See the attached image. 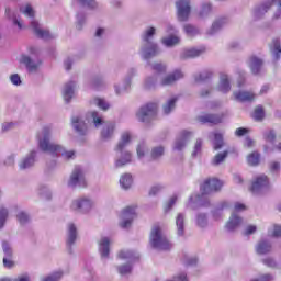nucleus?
<instances>
[{
    "instance_id": "40",
    "label": "nucleus",
    "mask_w": 281,
    "mask_h": 281,
    "mask_svg": "<svg viewBox=\"0 0 281 281\" xmlns=\"http://www.w3.org/2000/svg\"><path fill=\"white\" fill-rule=\"evenodd\" d=\"M227 207H229V203H227L225 201L218 203L216 205V207L212 211L213 218H215V221H218V218H221V216H223V211Z\"/></svg>"
},
{
    "instance_id": "12",
    "label": "nucleus",
    "mask_w": 281,
    "mask_h": 281,
    "mask_svg": "<svg viewBox=\"0 0 281 281\" xmlns=\"http://www.w3.org/2000/svg\"><path fill=\"white\" fill-rule=\"evenodd\" d=\"M268 188H269V178L262 175L255 179V181L251 184L250 192L252 194H263Z\"/></svg>"
},
{
    "instance_id": "16",
    "label": "nucleus",
    "mask_w": 281,
    "mask_h": 281,
    "mask_svg": "<svg viewBox=\"0 0 281 281\" xmlns=\"http://www.w3.org/2000/svg\"><path fill=\"white\" fill-rule=\"evenodd\" d=\"M31 27L37 38H42L43 41H52V38H56L49 31L43 30L41 24H38L35 20L31 21Z\"/></svg>"
},
{
    "instance_id": "1",
    "label": "nucleus",
    "mask_w": 281,
    "mask_h": 281,
    "mask_svg": "<svg viewBox=\"0 0 281 281\" xmlns=\"http://www.w3.org/2000/svg\"><path fill=\"white\" fill-rule=\"evenodd\" d=\"M49 139H52V126L47 125L37 134L38 148L42 153H48L53 157L60 156L67 160L76 157L75 150H67L63 145L50 143Z\"/></svg>"
},
{
    "instance_id": "29",
    "label": "nucleus",
    "mask_w": 281,
    "mask_h": 281,
    "mask_svg": "<svg viewBox=\"0 0 281 281\" xmlns=\"http://www.w3.org/2000/svg\"><path fill=\"white\" fill-rule=\"evenodd\" d=\"M270 47V54L273 58V60H280L281 58V42L280 38L276 37L272 40V42L269 45Z\"/></svg>"
},
{
    "instance_id": "42",
    "label": "nucleus",
    "mask_w": 281,
    "mask_h": 281,
    "mask_svg": "<svg viewBox=\"0 0 281 281\" xmlns=\"http://www.w3.org/2000/svg\"><path fill=\"white\" fill-rule=\"evenodd\" d=\"M88 120H91L95 128H99V126H102V124H104V120H102V115H100V113L95 111L88 113Z\"/></svg>"
},
{
    "instance_id": "11",
    "label": "nucleus",
    "mask_w": 281,
    "mask_h": 281,
    "mask_svg": "<svg viewBox=\"0 0 281 281\" xmlns=\"http://www.w3.org/2000/svg\"><path fill=\"white\" fill-rule=\"evenodd\" d=\"M93 207V201L89 198H79L71 203V210L87 214Z\"/></svg>"
},
{
    "instance_id": "18",
    "label": "nucleus",
    "mask_w": 281,
    "mask_h": 281,
    "mask_svg": "<svg viewBox=\"0 0 281 281\" xmlns=\"http://www.w3.org/2000/svg\"><path fill=\"white\" fill-rule=\"evenodd\" d=\"M263 65H265V60H262V58H259L257 56H251L248 59V67L251 74H254V76H258V74H260Z\"/></svg>"
},
{
    "instance_id": "3",
    "label": "nucleus",
    "mask_w": 281,
    "mask_h": 281,
    "mask_svg": "<svg viewBox=\"0 0 281 281\" xmlns=\"http://www.w3.org/2000/svg\"><path fill=\"white\" fill-rule=\"evenodd\" d=\"M131 144V134L128 132H124L121 135V139L115 147V153L117 158L115 160L116 168H124L127 164H131L133 159V154L126 150V147Z\"/></svg>"
},
{
    "instance_id": "36",
    "label": "nucleus",
    "mask_w": 281,
    "mask_h": 281,
    "mask_svg": "<svg viewBox=\"0 0 281 281\" xmlns=\"http://www.w3.org/2000/svg\"><path fill=\"white\" fill-rule=\"evenodd\" d=\"M90 104L98 106L101 111H109V109H111V103H109V101L98 97L93 98L90 101Z\"/></svg>"
},
{
    "instance_id": "56",
    "label": "nucleus",
    "mask_w": 281,
    "mask_h": 281,
    "mask_svg": "<svg viewBox=\"0 0 281 281\" xmlns=\"http://www.w3.org/2000/svg\"><path fill=\"white\" fill-rule=\"evenodd\" d=\"M276 130H268L263 132V139L268 142V144H276Z\"/></svg>"
},
{
    "instance_id": "62",
    "label": "nucleus",
    "mask_w": 281,
    "mask_h": 281,
    "mask_svg": "<svg viewBox=\"0 0 281 281\" xmlns=\"http://www.w3.org/2000/svg\"><path fill=\"white\" fill-rule=\"evenodd\" d=\"M271 1V8H273L274 4H277V11L273 15V19H280L281 18V0H269Z\"/></svg>"
},
{
    "instance_id": "59",
    "label": "nucleus",
    "mask_w": 281,
    "mask_h": 281,
    "mask_svg": "<svg viewBox=\"0 0 281 281\" xmlns=\"http://www.w3.org/2000/svg\"><path fill=\"white\" fill-rule=\"evenodd\" d=\"M83 8H89L90 10H95L98 8V2L95 0H77Z\"/></svg>"
},
{
    "instance_id": "27",
    "label": "nucleus",
    "mask_w": 281,
    "mask_h": 281,
    "mask_svg": "<svg viewBox=\"0 0 281 281\" xmlns=\"http://www.w3.org/2000/svg\"><path fill=\"white\" fill-rule=\"evenodd\" d=\"M272 247L273 246L271 245V241L267 239H260L256 245V254H258L259 256L271 254Z\"/></svg>"
},
{
    "instance_id": "46",
    "label": "nucleus",
    "mask_w": 281,
    "mask_h": 281,
    "mask_svg": "<svg viewBox=\"0 0 281 281\" xmlns=\"http://www.w3.org/2000/svg\"><path fill=\"white\" fill-rule=\"evenodd\" d=\"M196 226L201 229H205L207 227V214L205 213H198L195 217Z\"/></svg>"
},
{
    "instance_id": "2",
    "label": "nucleus",
    "mask_w": 281,
    "mask_h": 281,
    "mask_svg": "<svg viewBox=\"0 0 281 281\" xmlns=\"http://www.w3.org/2000/svg\"><path fill=\"white\" fill-rule=\"evenodd\" d=\"M223 182L216 178L206 179L201 186L200 190L202 194L191 195L189 198L187 206L190 210H198V207H210V200L205 198V194H212L213 192L221 191Z\"/></svg>"
},
{
    "instance_id": "9",
    "label": "nucleus",
    "mask_w": 281,
    "mask_h": 281,
    "mask_svg": "<svg viewBox=\"0 0 281 281\" xmlns=\"http://www.w3.org/2000/svg\"><path fill=\"white\" fill-rule=\"evenodd\" d=\"M177 8V19L180 23H184L190 19V12L192 8L190 7V0H178L176 2Z\"/></svg>"
},
{
    "instance_id": "51",
    "label": "nucleus",
    "mask_w": 281,
    "mask_h": 281,
    "mask_svg": "<svg viewBox=\"0 0 281 281\" xmlns=\"http://www.w3.org/2000/svg\"><path fill=\"white\" fill-rule=\"evenodd\" d=\"M252 117L256 122H262L265 120V108L258 105L254 111Z\"/></svg>"
},
{
    "instance_id": "57",
    "label": "nucleus",
    "mask_w": 281,
    "mask_h": 281,
    "mask_svg": "<svg viewBox=\"0 0 281 281\" xmlns=\"http://www.w3.org/2000/svg\"><path fill=\"white\" fill-rule=\"evenodd\" d=\"M10 13H11L10 8H7L5 9L7 16L13 21V25H18L19 30H22L23 24L21 23V20H19V16H16L14 13H12L11 15Z\"/></svg>"
},
{
    "instance_id": "31",
    "label": "nucleus",
    "mask_w": 281,
    "mask_h": 281,
    "mask_svg": "<svg viewBox=\"0 0 281 281\" xmlns=\"http://www.w3.org/2000/svg\"><path fill=\"white\" fill-rule=\"evenodd\" d=\"M226 25H227V19L218 18L213 22L211 29L207 31V34L210 36H213V34L221 32V30H223Z\"/></svg>"
},
{
    "instance_id": "17",
    "label": "nucleus",
    "mask_w": 281,
    "mask_h": 281,
    "mask_svg": "<svg viewBox=\"0 0 281 281\" xmlns=\"http://www.w3.org/2000/svg\"><path fill=\"white\" fill-rule=\"evenodd\" d=\"M181 78H183V72H181V70H175L160 80V87H170L175 85L177 80H181Z\"/></svg>"
},
{
    "instance_id": "6",
    "label": "nucleus",
    "mask_w": 281,
    "mask_h": 281,
    "mask_svg": "<svg viewBox=\"0 0 281 281\" xmlns=\"http://www.w3.org/2000/svg\"><path fill=\"white\" fill-rule=\"evenodd\" d=\"M69 188H87V179L85 178V171L81 167H75L69 181H68Z\"/></svg>"
},
{
    "instance_id": "32",
    "label": "nucleus",
    "mask_w": 281,
    "mask_h": 281,
    "mask_svg": "<svg viewBox=\"0 0 281 281\" xmlns=\"http://www.w3.org/2000/svg\"><path fill=\"white\" fill-rule=\"evenodd\" d=\"M155 34H157V29L155 26L145 29L140 35L142 43H155Z\"/></svg>"
},
{
    "instance_id": "41",
    "label": "nucleus",
    "mask_w": 281,
    "mask_h": 281,
    "mask_svg": "<svg viewBox=\"0 0 281 281\" xmlns=\"http://www.w3.org/2000/svg\"><path fill=\"white\" fill-rule=\"evenodd\" d=\"M120 186L123 190H130L131 186H133V176L131 173H124L120 178Z\"/></svg>"
},
{
    "instance_id": "47",
    "label": "nucleus",
    "mask_w": 281,
    "mask_h": 281,
    "mask_svg": "<svg viewBox=\"0 0 281 281\" xmlns=\"http://www.w3.org/2000/svg\"><path fill=\"white\" fill-rule=\"evenodd\" d=\"M214 72L212 70H204L200 75L195 76V82H209L212 80Z\"/></svg>"
},
{
    "instance_id": "38",
    "label": "nucleus",
    "mask_w": 281,
    "mask_h": 281,
    "mask_svg": "<svg viewBox=\"0 0 281 281\" xmlns=\"http://www.w3.org/2000/svg\"><path fill=\"white\" fill-rule=\"evenodd\" d=\"M177 97H172L167 102L162 105V111L165 115H170V112L177 109V102H178Z\"/></svg>"
},
{
    "instance_id": "44",
    "label": "nucleus",
    "mask_w": 281,
    "mask_h": 281,
    "mask_svg": "<svg viewBox=\"0 0 281 281\" xmlns=\"http://www.w3.org/2000/svg\"><path fill=\"white\" fill-rule=\"evenodd\" d=\"M165 148L164 146L159 145L151 148L150 157L153 161H157V159H161L164 157Z\"/></svg>"
},
{
    "instance_id": "14",
    "label": "nucleus",
    "mask_w": 281,
    "mask_h": 281,
    "mask_svg": "<svg viewBox=\"0 0 281 281\" xmlns=\"http://www.w3.org/2000/svg\"><path fill=\"white\" fill-rule=\"evenodd\" d=\"M271 10V1L266 0L262 3H259L254 7L252 9V18L255 21H260L261 19H265V14Z\"/></svg>"
},
{
    "instance_id": "34",
    "label": "nucleus",
    "mask_w": 281,
    "mask_h": 281,
    "mask_svg": "<svg viewBox=\"0 0 281 281\" xmlns=\"http://www.w3.org/2000/svg\"><path fill=\"white\" fill-rule=\"evenodd\" d=\"M113 133H115V123L109 122L101 130V137L103 139H111V137H113Z\"/></svg>"
},
{
    "instance_id": "35",
    "label": "nucleus",
    "mask_w": 281,
    "mask_h": 281,
    "mask_svg": "<svg viewBox=\"0 0 281 281\" xmlns=\"http://www.w3.org/2000/svg\"><path fill=\"white\" fill-rule=\"evenodd\" d=\"M217 89L222 93H229V91H232V86L229 85V77L227 75H221Z\"/></svg>"
},
{
    "instance_id": "7",
    "label": "nucleus",
    "mask_w": 281,
    "mask_h": 281,
    "mask_svg": "<svg viewBox=\"0 0 281 281\" xmlns=\"http://www.w3.org/2000/svg\"><path fill=\"white\" fill-rule=\"evenodd\" d=\"M78 240V226L74 223H68L66 228V249L68 254H74V246Z\"/></svg>"
},
{
    "instance_id": "15",
    "label": "nucleus",
    "mask_w": 281,
    "mask_h": 281,
    "mask_svg": "<svg viewBox=\"0 0 281 281\" xmlns=\"http://www.w3.org/2000/svg\"><path fill=\"white\" fill-rule=\"evenodd\" d=\"M190 139H192V132H188L186 130L180 132V134L177 136L175 140L173 150H183V148H186Z\"/></svg>"
},
{
    "instance_id": "49",
    "label": "nucleus",
    "mask_w": 281,
    "mask_h": 281,
    "mask_svg": "<svg viewBox=\"0 0 281 281\" xmlns=\"http://www.w3.org/2000/svg\"><path fill=\"white\" fill-rule=\"evenodd\" d=\"M128 89H131V83L128 81H124L123 86H114V91L116 95H124V93H128Z\"/></svg>"
},
{
    "instance_id": "28",
    "label": "nucleus",
    "mask_w": 281,
    "mask_h": 281,
    "mask_svg": "<svg viewBox=\"0 0 281 281\" xmlns=\"http://www.w3.org/2000/svg\"><path fill=\"white\" fill-rule=\"evenodd\" d=\"M75 91H76L75 81H69L64 86L63 97H64L65 102H67V104H69V102H71Z\"/></svg>"
},
{
    "instance_id": "19",
    "label": "nucleus",
    "mask_w": 281,
    "mask_h": 281,
    "mask_svg": "<svg viewBox=\"0 0 281 281\" xmlns=\"http://www.w3.org/2000/svg\"><path fill=\"white\" fill-rule=\"evenodd\" d=\"M201 124H221L223 122V114H204L198 116Z\"/></svg>"
},
{
    "instance_id": "13",
    "label": "nucleus",
    "mask_w": 281,
    "mask_h": 281,
    "mask_svg": "<svg viewBox=\"0 0 281 281\" xmlns=\"http://www.w3.org/2000/svg\"><path fill=\"white\" fill-rule=\"evenodd\" d=\"M20 63L25 66L26 71L29 74H36L38 71V67H41V59H34L29 55H22Z\"/></svg>"
},
{
    "instance_id": "52",
    "label": "nucleus",
    "mask_w": 281,
    "mask_h": 281,
    "mask_svg": "<svg viewBox=\"0 0 281 281\" xmlns=\"http://www.w3.org/2000/svg\"><path fill=\"white\" fill-rule=\"evenodd\" d=\"M136 153H137V158L138 159H142L143 157H146V154L148 153V145H146L145 142H140L137 145Z\"/></svg>"
},
{
    "instance_id": "55",
    "label": "nucleus",
    "mask_w": 281,
    "mask_h": 281,
    "mask_svg": "<svg viewBox=\"0 0 281 281\" xmlns=\"http://www.w3.org/2000/svg\"><path fill=\"white\" fill-rule=\"evenodd\" d=\"M8 216H10V212L8 209L1 206L0 207V229H3L5 227V222L8 221Z\"/></svg>"
},
{
    "instance_id": "43",
    "label": "nucleus",
    "mask_w": 281,
    "mask_h": 281,
    "mask_svg": "<svg viewBox=\"0 0 281 281\" xmlns=\"http://www.w3.org/2000/svg\"><path fill=\"white\" fill-rule=\"evenodd\" d=\"M144 88L146 91H155L157 89V76H149L145 79Z\"/></svg>"
},
{
    "instance_id": "23",
    "label": "nucleus",
    "mask_w": 281,
    "mask_h": 281,
    "mask_svg": "<svg viewBox=\"0 0 281 281\" xmlns=\"http://www.w3.org/2000/svg\"><path fill=\"white\" fill-rule=\"evenodd\" d=\"M36 164V150H32L27 154L20 162L19 168L20 170H27V168H32Z\"/></svg>"
},
{
    "instance_id": "5",
    "label": "nucleus",
    "mask_w": 281,
    "mask_h": 281,
    "mask_svg": "<svg viewBox=\"0 0 281 281\" xmlns=\"http://www.w3.org/2000/svg\"><path fill=\"white\" fill-rule=\"evenodd\" d=\"M161 54V48L156 42H142L140 45V56L145 60H150V58H155V56H159Z\"/></svg>"
},
{
    "instance_id": "58",
    "label": "nucleus",
    "mask_w": 281,
    "mask_h": 281,
    "mask_svg": "<svg viewBox=\"0 0 281 281\" xmlns=\"http://www.w3.org/2000/svg\"><path fill=\"white\" fill-rule=\"evenodd\" d=\"M20 12L24 14V16H29V19H34V9L32 8L31 4L20 7Z\"/></svg>"
},
{
    "instance_id": "8",
    "label": "nucleus",
    "mask_w": 281,
    "mask_h": 281,
    "mask_svg": "<svg viewBox=\"0 0 281 281\" xmlns=\"http://www.w3.org/2000/svg\"><path fill=\"white\" fill-rule=\"evenodd\" d=\"M155 115H157V104L155 103H147L137 112L139 122H145V124H148V122H150Z\"/></svg>"
},
{
    "instance_id": "4",
    "label": "nucleus",
    "mask_w": 281,
    "mask_h": 281,
    "mask_svg": "<svg viewBox=\"0 0 281 281\" xmlns=\"http://www.w3.org/2000/svg\"><path fill=\"white\" fill-rule=\"evenodd\" d=\"M149 245L153 249H158L159 251H170L172 249V244L164 234V229L159 224H155L151 227L150 235H149Z\"/></svg>"
},
{
    "instance_id": "48",
    "label": "nucleus",
    "mask_w": 281,
    "mask_h": 281,
    "mask_svg": "<svg viewBox=\"0 0 281 281\" xmlns=\"http://www.w3.org/2000/svg\"><path fill=\"white\" fill-rule=\"evenodd\" d=\"M228 155H229V151H227V150H224L223 153H218L212 159V165L213 166H221V164H223V161H225V159H227Z\"/></svg>"
},
{
    "instance_id": "54",
    "label": "nucleus",
    "mask_w": 281,
    "mask_h": 281,
    "mask_svg": "<svg viewBox=\"0 0 281 281\" xmlns=\"http://www.w3.org/2000/svg\"><path fill=\"white\" fill-rule=\"evenodd\" d=\"M223 145H224L223 134L215 133L214 134V140H213L214 150H221V148H223Z\"/></svg>"
},
{
    "instance_id": "30",
    "label": "nucleus",
    "mask_w": 281,
    "mask_h": 281,
    "mask_svg": "<svg viewBox=\"0 0 281 281\" xmlns=\"http://www.w3.org/2000/svg\"><path fill=\"white\" fill-rule=\"evenodd\" d=\"M117 258L120 260H127V262H135L136 260H139V254L135 250H121L117 254Z\"/></svg>"
},
{
    "instance_id": "64",
    "label": "nucleus",
    "mask_w": 281,
    "mask_h": 281,
    "mask_svg": "<svg viewBox=\"0 0 281 281\" xmlns=\"http://www.w3.org/2000/svg\"><path fill=\"white\" fill-rule=\"evenodd\" d=\"M0 281H30V276L29 274H22L16 278H2Z\"/></svg>"
},
{
    "instance_id": "20",
    "label": "nucleus",
    "mask_w": 281,
    "mask_h": 281,
    "mask_svg": "<svg viewBox=\"0 0 281 281\" xmlns=\"http://www.w3.org/2000/svg\"><path fill=\"white\" fill-rule=\"evenodd\" d=\"M176 234L179 238L186 236V214L178 213L176 216Z\"/></svg>"
},
{
    "instance_id": "24",
    "label": "nucleus",
    "mask_w": 281,
    "mask_h": 281,
    "mask_svg": "<svg viewBox=\"0 0 281 281\" xmlns=\"http://www.w3.org/2000/svg\"><path fill=\"white\" fill-rule=\"evenodd\" d=\"M233 94L237 102H254L256 100V93L251 91L239 90L233 92Z\"/></svg>"
},
{
    "instance_id": "61",
    "label": "nucleus",
    "mask_w": 281,
    "mask_h": 281,
    "mask_svg": "<svg viewBox=\"0 0 281 281\" xmlns=\"http://www.w3.org/2000/svg\"><path fill=\"white\" fill-rule=\"evenodd\" d=\"M61 278H63V272L57 271L44 278L42 281H60Z\"/></svg>"
},
{
    "instance_id": "26",
    "label": "nucleus",
    "mask_w": 281,
    "mask_h": 281,
    "mask_svg": "<svg viewBox=\"0 0 281 281\" xmlns=\"http://www.w3.org/2000/svg\"><path fill=\"white\" fill-rule=\"evenodd\" d=\"M98 245L101 258H109V254L111 251V239H109V237H101Z\"/></svg>"
},
{
    "instance_id": "22",
    "label": "nucleus",
    "mask_w": 281,
    "mask_h": 281,
    "mask_svg": "<svg viewBox=\"0 0 281 281\" xmlns=\"http://www.w3.org/2000/svg\"><path fill=\"white\" fill-rule=\"evenodd\" d=\"M205 52V46H200L198 48H189L180 54L181 60H187V58H199Z\"/></svg>"
},
{
    "instance_id": "10",
    "label": "nucleus",
    "mask_w": 281,
    "mask_h": 281,
    "mask_svg": "<svg viewBox=\"0 0 281 281\" xmlns=\"http://www.w3.org/2000/svg\"><path fill=\"white\" fill-rule=\"evenodd\" d=\"M135 207L127 206L125 207L121 215H120V222L119 225L122 229H130L131 225H133V221H135Z\"/></svg>"
},
{
    "instance_id": "60",
    "label": "nucleus",
    "mask_w": 281,
    "mask_h": 281,
    "mask_svg": "<svg viewBox=\"0 0 281 281\" xmlns=\"http://www.w3.org/2000/svg\"><path fill=\"white\" fill-rule=\"evenodd\" d=\"M2 251L4 254V258H12V246H10V243L2 241Z\"/></svg>"
},
{
    "instance_id": "39",
    "label": "nucleus",
    "mask_w": 281,
    "mask_h": 281,
    "mask_svg": "<svg viewBox=\"0 0 281 281\" xmlns=\"http://www.w3.org/2000/svg\"><path fill=\"white\" fill-rule=\"evenodd\" d=\"M16 221L22 227H25V225H30V223H32V217L27 212L20 211L16 214Z\"/></svg>"
},
{
    "instance_id": "53",
    "label": "nucleus",
    "mask_w": 281,
    "mask_h": 281,
    "mask_svg": "<svg viewBox=\"0 0 281 281\" xmlns=\"http://www.w3.org/2000/svg\"><path fill=\"white\" fill-rule=\"evenodd\" d=\"M117 271L120 276H126L133 271V262L127 261V263L119 266Z\"/></svg>"
},
{
    "instance_id": "21",
    "label": "nucleus",
    "mask_w": 281,
    "mask_h": 281,
    "mask_svg": "<svg viewBox=\"0 0 281 281\" xmlns=\"http://www.w3.org/2000/svg\"><path fill=\"white\" fill-rule=\"evenodd\" d=\"M71 122L75 133L79 134L81 137H83V135H87L89 131L87 130V123H85L82 119H80V116H74L71 119Z\"/></svg>"
},
{
    "instance_id": "33",
    "label": "nucleus",
    "mask_w": 281,
    "mask_h": 281,
    "mask_svg": "<svg viewBox=\"0 0 281 281\" xmlns=\"http://www.w3.org/2000/svg\"><path fill=\"white\" fill-rule=\"evenodd\" d=\"M182 30L187 38H195V36H199V34H201V29H199V26L193 24H184L182 26Z\"/></svg>"
},
{
    "instance_id": "25",
    "label": "nucleus",
    "mask_w": 281,
    "mask_h": 281,
    "mask_svg": "<svg viewBox=\"0 0 281 281\" xmlns=\"http://www.w3.org/2000/svg\"><path fill=\"white\" fill-rule=\"evenodd\" d=\"M240 225H243V217H240L236 213H233L228 218L225 227L227 232H236V229H238Z\"/></svg>"
},
{
    "instance_id": "37",
    "label": "nucleus",
    "mask_w": 281,
    "mask_h": 281,
    "mask_svg": "<svg viewBox=\"0 0 281 281\" xmlns=\"http://www.w3.org/2000/svg\"><path fill=\"white\" fill-rule=\"evenodd\" d=\"M161 43L165 47H175L181 43V37L177 35H169L167 37H162Z\"/></svg>"
},
{
    "instance_id": "50",
    "label": "nucleus",
    "mask_w": 281,
    "mask_h": 281,
    "mask_svg": "<svg viewBox=\"0 0 281 281\" xmlns=\"http://www.w3.org/2000/svg\"><path fill=\"white\" fill-rule=\"evenodd\" d=\"M248 166H258L260 164V154L258 151H252L247 156Z\"/></svg>"
},
{
    "instance_id": "63",
    "label": "nucleus",
    "mask_w": 281,
    "mask_h": 281,
    "mask_svg": "<svg viewBox=\"0 0 281 281\" xmlns=\"http://www.w3.org/2000/svg\"><path fill=\"white\" fill-rule=\"evenodd\" d=\"M87 15L82 12L77 13V30H82Z\"/></svg>"
},
{
    "instance_id": "45",
    "label": "nucleus",
    "mask_w": 281,
    "mask_h": 281,
    "mask_svg": "<svg viewBox=\"0 0 281 281\" xmlns=\"http://www.w3.org/2000/svg\"><path fill=\"white\" fill-rule=\"evenodd\" d=\"M151 71H156V74H166L168 66L164 63L155 61V63H149L148 64Z\"/></svg>"
}]
</instances>
